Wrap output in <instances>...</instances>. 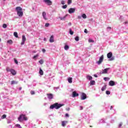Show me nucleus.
Listing matches in <instances>:
<instances>
[{
  "mask_svg": "<svg viewBox=\"0 0 128 128\" xmlns=\"http://www.w3.org/2000/svg\"><path fill=\"white\" fill-rule=\"evenodd\" d=\"M70 34H71L72 36V34H74V32L72 31V30H71V29L70 30Z\"/></svg>",
  "mask_w": 128,
  "mask_h": 128,
  "instance_id": "473e14b6",
  "label": "nucleus"
},
{
  "mask_svg": "<svg viewBox=\"0 0 128 128\" xmlns=\"http://www.w3.org/2000/svg\"><path fill=\"white\" fill-rule=\"evenodd\" d=\"M75 40H76V42H78V40H80V37L78 36H76L74 38Z\"/></svg>",
  "mask_w": 128,
  "mask_h": 128,
  "instance_id": "cd10ccee",
  "label": "nucleus"
},
{
  "mask_svg": "<svg viewBox=\"0 0 128 128\" xmlns=\"http://www.w3.org/2000/svg\"><path fill=\"white\" fill-rule=\"evenodd\" d=\"M125 24H128V22H125Z\"/></svg>",
  "mask_w": 128,
  "mask_h": 128,
  "instance_id": "13d9d810",
  "label": "nucleus"
},
{
  "mask_svg": "<svg viewBox=\"0 0 128 128\" xmlns=\"http://www.w3.org/2000/svg\"><path fill=\"white\" fill-rule=\"evenodd\" d=\"M54 42V36L53 35L51 36L50 38V42Z\"/></svg>",
  "mask_w": 128,
  "mask_h": 128,
  "instance_id": "dca6fc26",
  "label": "nucleus"
},
{
  "mask_svg": "<svg viewBox=\"0 0 128 128\" xmlns=\"http://www.w3.org/2000/svg\"><path fill=\"white\" fill-rule=\"evenodd\" d=\"M101 90L102 92H104L106 90V85H104V86L102 87Z\"/></svg>",
  "mask_w": 128,
  "mask_h": 128,
  "instance_id": "412c9836",
  "label": "nucleus"
},
{
  "mask_svg": "<svg viewBox=\"0 0 128 128\" xmlns=\"http://www.w3.org/2000/svg\"><path fill=\"white\" fill-rule=\"evenodd\" d=\"M64 106V104H58V102H56L50 106V108L52 110L54 108H56V110H58L60 108H62V106Z\"/></svg>",
  "mask_w": 128,
  "mask_h": 128,
  "instance_id": "f257e3e1",
  "label": "nucleus"
},
{
  "mask_svg": "<svg viewBox=\"0 0 128 128\" xmlns=\"http://www.w3.org/2000/svg\"><path fill=\"white\" fill-rule=\"evenodd\" d=\"M67 122H68V121H62V126H65Z\"/></svg>",
  "mask_w": 128,
  "mask_h": 128,
  "instance_id": "6ab92c4d",
  "label": "nucleus"
},
{
  "mask_svg": "<svg viewBox=\"0 0 128 128\" xmlns=\"http://www.w3.org/2000/svg\"><path fill=\"white\" fill-rule=\"evenodd\" d=\"M30 94H35L34 91H31Z\"/></svg>",
  "mask_w": 128,
  "mask_h": 128,
  "instance_id": "a18cd8bd",
  "label": "nucleus"
},
{
  "mask_svg": "<svg viewBox=\"0 0 128 128\" xmlns=\"http://www.w3.org/2000/svg\"><path fill=\"white\" fill-rule=\"evenodd\" d=\"M46 13L44 12H42V16L44 18V20H48V18H46Z\"/></svg>",
  "mask_w": 128,
  "mask_h": 128,
  "instance_id": "2eb2a0df",
  "label": "nucleus"
},
{
  "mask_svg": "<svg viewBox=\"0 0 128 128\" xmlns=\"http://www.w3.org/2000/svg\"><path fill=\"white\" fill-rule=\"evenodd\" d=\"M112 108H114L112 106H110V110H112Z\"/></svg>",
  "mask_w": 128,
  "mask_h": 128,
  "instance_id": "5fc2aeb1",
  "label": "nucleus"
},
{
  "mask_svg": "<svg viewBox=\"0 0 128 128\" xmlns=\"http://www.w3.org/2000/svg\"><path fill=\"white\" fill-rule=\"evenodd\" d=\"M10 72H11L12 76H16V70L12 68H11Z\"/></svg>",
  "mask_w": 128,
  "mask_h": 128,
  "instance_id": "ddd939ff",
  "label": "nucleus"
},
{
  "mask_svg": "<svg viewBox=\"0 0 128 128\" xmlns=\"http://www.w3.org/2000/svg\"><path fill=\"white\" fill-rule=\"evenodd\" d=\"M16 10L17 12L18 16L20 18H22V16H24V12H22V8L21 7H20V6L16 7Z\"/></svg>",
  "mask_w": 128,
  "mask_h": 128,
  "instance_id": "f03ea898",
  "label": "nucleus"
},
{
  "mask_svg": "<svg viewBox=\"0 0 128 128\" xmlns=\"http://www.w3.org/2000/svg\"><path fill=\"white\" fill-rule=\"evenodd\" d=\"M68 82H69V84H72V78H68Z\"/></svg>",
  "mask_w": 128,
  "mask_h": 128,
  "instance_id": "f3484780",
  "label": "nucleus"
},
{
  "mask_svg": "<svg viewBox=\"0 0 128 128\" xmlns=\"http://www.w3.org/2000/svg\"><path fill=\"white\" fill-rule=\"evenodd\" d=\"M6 72H10V70H12V68H10V67H7L6 68Z\"/></svg>",
  "mask_w": 128,
  "mask_h": 128,
  "instance_id": "c756f323",
  "label": "nucleus"
},
{
  "mask_svg": "<svg viewBox=\"0 0 128 128\" xmlns=\"http://www.w3.org/2000/svg\"><path fill=\"white\" fill-rule=\"evenodd\" d=\"M82 18H86V14H83L82 15Z\"/></svg>",
  "mask_w": 128,
  "mask_h": 128,
  "instance_id": "2f4dec72",
  "label": "nucleus"
},
{
  "mask_svg": "<svg viewBox=\"0 0 128 128\" xmlns=\"http://www.w3.org/2000/svg\"><path fill=\"white\" fill-rule=\"evenodd\" d=\"M62 8H68V5L65 4L62 6Z\"/></svg>",
  "mask_w": 128,
  "mask_h": 128,
  "instance_id": "c9c22d12",
  "label": "nucleus"
},
{
  "mask_svg": "<svg viewBox=\"0 0 128 128\" xmlns=\"http://www.w3.org/2000/svg\"><path fill=\"white\" fill-rule=\"evenodd\" d=\"M80 110H84V108L82 107V106H80Z\"/></svg>",
  "mask_w": 128,
  "mask_h": 128,
  "instance_id": "de8ad7c7",
  "label": "nucleus"
},
{
  "mask_svg": "<svg viewBox=\"0 0 128 128\" xmlns=\"http://www.w3.org/2000/svg\"><path fill=\"white\" fill-rule=\"evenodd\" d=\"M106 94H110V92L108 90L106 91Z\"/></svg>",
  "mask_w": 128,
  "mask_h": 128,
  "instance_id": "ea45409f",
  "label": "nucleus"
},
{
  "mask_svg": "<svg viewBox=\"0 0 128 128\" xmlns=\"http://www.w3.org/2000/svg\"><path fill=\"white\" fill-rule=\"evenodd\" d=\"M19 90H22V88H19Z\"/></svg>",
  "mask_w": 128,
  "mask_h": 128,
  "instance_id": "4d7b16f0",
  "label": "nucleus"
},
{
  "mask_svg": "<svg viewBox=\"0 0 128 128\" xmlns=\"http://www.w3.org/2000/svg\"><path fill=\"white\" fill-rule=\"evenodd\" d=\"M84 32H85V34H88V30L85 29Z\"/></svg>",
  "mask_w": 128,
  "mask_h": 128,
  "instance_id": "49530a36",
  "label": "nucleus"
},
{
  "mask_svg": "<svg viewBox=\"0 0 128 128\" xmlns=\"http://www.w3.org/2000/svg\"><path fill=\"white\" fill-rule=\"evenodd\" d=\"M26 40V36L24 35L22 36V42H21V46H22L24 44H25Z\"/></svg>",
  "mask_w": 128,
  "mask_h": 128,
  "instance_id": "423d86ee",
  "label": "nucleus"
},
{
  "mask_svg": "<svg viewBox=\"0 0 128 128\" xmlns=\"http://www.w3.org/2000/svg\"><path fill=\"white\" fill-rule=\"evenodd\" d=\"M72 98H76V96H78V94L76 93V91H74L72 93Z\"/></svg>",
  "mask_w": 128,
  "mask_h": 128,
  "instance_id": "9b49d317",
  "label": "nucleus"
},
{
  "mask_svg": "<svg viewBox=\"0 0 128 128\" xmlns=\"http://www.w3.org/2000/svg\"><path fill=\"white\" fill-rule=\"evenodd\" d=\"M72 2V0H68L67 4H70Z\"/></svg>",
  "mask_w": 128,
  "mask_h": 128,
  "instance_id": "7c9ffc66",
  "label": "nucleus"
},
{
  "mask_svg": "<svg viewBox=\"0 0 128 128\" xmlns=\"http://www.w3.org/2000/svg\"><path fill=\"white\" fill-rule=\"evenodd\" d=\"M42 52H46V49L43 48V49L42 50Z\"/></svg>",
  "mask_w": 128,
  "mask_h": 128,
  "instance_id": "8fccbe9b",
  "label": "nucleus"
},
{
  "mask_svg": "<svg viewBox=\"0 0 128 128\" xmlns=\"http://www.w3.org/2000/svg\"><path fill=\"white\" fill-rule=\"evenodd\" d=\"M88 42H94V41L93 40H92V39H89V40H88Z\"/></svg>",
  "mask_w": 128,
  "mask_h": 128,
  "instance_id": "e433bc0d",
  "label": "nucleus"
},
{
  "mask_svg": "<svg viewBox=\"0 0 128 128\" xmlns=\"http://www.w3.org/2000/svg\"><path fill=\"white\" fill-rule=\"evenodd\" d=\"M108 58H110V60H114V58L112 56V52H110L107 54Z\"/></svg>",
  "mask_w": 128,
  "mask_h": 128,
  "instance_id": "20e7f679",
  "label": "nucleus"
},
{
  "mask_svg": "<svg viewBox=\"0 0 128 128\" xmlns=\"http://www.w3.org/2000/svg\"><path fill=\"white\" fill-rule=\"evenodd\" d=\"M18 120L20 122L23 120H28V117L26 116L24 114H21L19 118H18Z\"/></svg>",
  "mask_w": 128,
  "mask_h": 128,
  "instance_id": "7ed1b4c3",
  "label": "nucleus"
},
{
  "mask_svg": "<svg viewBox=\"0 0 128 128\" xmlns=\"http://www.w3.org/2000/svg\"><path fill=\"white\" fill-rule=\"evenodd\" d=\"M96 84L95 80H91L90 82V86H94V84Z\"/></svg>",
  "mask_w": 128,
  "mask_h": 128,
  "instance_id": "4be33fe9",
  "label": "nucleus"
},
{
  "mask_svg": "<svg viewBox=\"0 0 128 128\" xmlns=\"http://www.w3.org/2000/svg\"><path fill=\"white\" fill-rule=\"evenodd\" d=\"M39 74H40V76H44V71H42V68H40Z\"/></svg>",
  "mask_w": 128,
  "mask_h": 128,
  "instance_id": "a211bd4d",
  "label": "nucleus"
},
{
  "mask_svg": "<svg viewBox=\"0 0 128 128\" xmlns=\"http://www.w3.org/2000/svg\"><path fill=\"white\" fill-rule=\"evenodd\" d=\"M86 78L89 80H92V77L90 76H88Z\"/></svg>",
  "mask_w": 128,
  "mask_h": 128,
  "instance_id": "5701e85b",
  "label": "nucleus"
},
{
  "mask_svg": "<svg viewBox=\"0 0 128 128\" xmlns=\"http://www.w3.org/2000/svg\"><path fill=\"white\" fill-rule=\"evenodd\" d=\"M6 118V114H4L2 116V119Z\"/></svg>",
  "mask_w": 128,
  "mask_h": 128,
  "instance_id": "f704fd0d",
  "label": "nucleus"
},
{
  "mask_svg": "<svg viewBox=\"0 0 128 128\" xmlns=\"http://www.w3.org/2000/svg\"><path fill=\"white\" fill-rule=\"evenodd\" d=\"M61 4H65L64 0H62Z\"/></svg>",
  "mask_w": 128,
  "mask_h": 128,
  "instance_id": "c03bdc74",
  "label": "nucleus"
},
{
  "mask_svg": "<svg viewBox=\"0 0 128 128\" xmlns=\"http://www.w3.org/2000/svg\"><path fill=\"white\" fill-rule=\"evenodd\" d=\"M38 54H36V56H34V57H33V58L34 59L36 58H38Z\"/></svg>",
  "mask_w": 128,
  "mask_h": 128,
  "instance_id": "a19ab883",
  "label": "nucleus"
},
{
  "mask_svg": "<svg viewBox=\"0 0 128 128\" xmlns=\"http://www.w3.org/2000/svg\"><path fill=\"white\" fill-rule=\"evenodd\" d=\"M14 35L15 36V38H18V35L17 32H14Z\"/></svg>",
  "mask_w": 128,
  "mask_h": 128,
  "instance_id": "a878e982",
  "label": "nucleus"
},
{
  "mask_svg": "<svg viewBox=\"0 0 128 128\" xmlns=\"http://www.w3.org/2000/svg\"><path fill=\"white\" fill-rule=\"evenodd\" d=\"M68 12L69 14H74L76 12V8H70Z\"/></svg>",
  "mask_w": 128,
  "mask_h": 128,
  "instance_id": "6e6552de",
  "label": "nucleus"
},
{
  "mask_svg": "<svg viewBox=\"0 0 128 128\" xmlns=\"http://www.w3.org/2000/svg\"><path fill=\"white\" fill-rule=\"evenodd\" d=\"M4 2L6 1V0H3Z\"/></svg>",
  "mask_w": 128,
  "mask_h": 128,
  "instance_id": "052dcab7",
  "label": "nucleus"
},
{
  "mask_svg": "<svg viewBox=\"0 0 128 128\" xmlns=\"http://www.w3.org/2000/svg\"><path fill=\"white\" fill-rule=\"evenodd\" d=\"M45 26H46V28H48V26H50V24L46 23V24H45Z\"/></svg>",
  "mask_w": 128,
  "mask_h": 128,
  "instance_id": "58836bf2",
  "label": "nucleus"
},
{
  "mask_svg": "<svg viewBox=\"0 0 128 128\" xmlns=\"http://www.w3.org/2000/svg\"><path fill=\"white\" fill-rule=\"evenodd\" d=\"M44 2L48 6H52V2L50 0H44Z\"/></svg>",
  "mask_w": 128,
  "mask_h": 128,
  "instance_id": "39448f33",
  "label": "nucleus"
},
{
  "mask_svg": "<svg viewBox=\"0 0 128 128\" xmlns=\"http://www.w3.org/2000/svg\"><path fill=\"white\" fill-rule=\"evenodd\" d=\"M103 60H104V55H102L100 57L99 60L97 62V64H102V62Z\"/></svg>",
  "mask_w": 128,
  "mask_h": 128,
  "instance_id": "0eeeda50",
  "label": "nucleus"
},
{
  "mask_svg": "<svg viewBox=\"0 0 128 128\" xmlns=\"http://www.w3.org/2000/svg\"><path fill=\"white\" fill-rule=\"evenodd\" d=\"M109 86H116V82L112 80H110L109 82Z\"/></svg>",
  "mask_w": 128,
  "mask_h": 128,
  "instance_id": "4468645a",
  "label": "nucleus"
},
{
  "mask_svg": "<svg viewBox=\"0 0 128 128\" xmlns=\"http://www.w3.org/2000/svg\"><path fill=\"white\" fill-rule=\"evenodd\" d=\"M110 69V68H106L102 70V74H108V70Z\"/></svg>",
  "mask_w": 128,
  "mask_h": 128,
  "instance_id": "f8f14e48",
  "label": "nucleus"
},
{
  "mask_svg": "<svg viewBox=\"0 0 128 128\" xmlns=\"http://www.w3.org/2000/svg\"><path fill=\"white\" fill-rule=\"evenodd\" d=\"M19 128H22V126H20Z\"/></svg>",
  "mask_w": 128,
  "mask_h": 128,
  "instance_id": "bf43d9fd",
  "label": "nucleus"
},
{
  "mask_svg": "<svg viewBox=\"0 0 128 128\" xmlns=\"http://www.w3.org/2000/svg\"><path fill=\"white\" fill-rule=\"evenodd\" d=\"M14 62L15 64H18V60H16V58L14 59Z\"/></svg>",
  "mask_w": 128,
  "mask_h": 128,
  "instance_id": "4c0bfd02",
  "label": "nucleus"
},
{
  "mask_svg": "<svg viewBox=\"0 0 128 128\" xmlns=\"http://www.w3.org/2000/svg\"><path fill=\"white\" fill-rule=\"evenodd\" d=\"M94 77L95 78H98V76L97 75H94Z\"/></svg>",
  "mask_w": 128,
  "mask_h": 128,
  "instance_id": "6e6d98bb",
  "label": "nucleus"
},
{
  "mask_svg": "<svg viewBox=\"0 0 128 128\" xmlns=\"http://www.w3.org/2000/svg\"><path fill=\"white\" fill-rule=\"evenodd\" d=\"M86 98V94L84 93H82L81 96V100H84Z\"/></svg>",
  "mask_w": 128,
  "mask_h": 128,
  "instance_id": "9d476101",
  "label": "nucleus"
},
{
  "mask_svg": "<svg viewBox=\"0 0 128 128\" xmlns=\"http://www.w3.org/2000/svg\"><path fill=\"white\" fill-rule=\"evenodd\" d=\"M66 16H68V15H66L64 17H59V18H60V20H66Z\"/></svg>",
  "mask_w": 128,
  "mask_h": 128,
  "instance_id": "aec40b11",
  "label": "nucleus"
},
{
  "mask_svg": "<svg viewBox=\"0 0 128 128\" xmlns=\"http://www.w3.org/2000/svg\"><path fill=\"white\" fill-rule=\"evenodd\" d=\"M8 44H12V40H10L7 41Z\"/></svg>",
  "mask_w": 128,
  "mask_h": 128,
  "instance_id": "b1692460",
  "label": "nucleus"
},
{
  "mask_svg": "<svg viewBox=\"0 0 128 128\" xmlns=\"http://www.w3.org/2000/svg\"><path fill=\"white\" fill-rule=\"evenodd\" d=\"M18 84V82L14 81V80H12L11 82V84Z\"/></svg>",
  "mask_w": 128,
  "mask_h": 128,
  "instance_id": "bb28decb",
  "label": "nucleus"
},
{
  "mask_svg": "<svg viewBox=\"0 0 128 128\" xmlns=\"http://www.w3.org/2000/svg\"><path fill=\"white\" fill-rule=\"evenodd\" d=\"M2 28H8V26L6 25V24H3Z\"/></svg>",
  "mask_w": 128,
  "mask_h": 128,
  "instance_id": "c85d7f7f",
  "label": "nucleus"
},
{
  "mask_svg": "<svg viewBox=\"0 0 128 128\" xmlns=\"http://www.w3.org/2000/svg\"><path fill=\"white\" fill-rule=\"evenodd\" d=\"M46 96L49 100H52L54 98V95L52 94H47Z\"/></svg>",
  "mask_w": 128,
  "mask_h": 128,
  "instance_id": "1a4fd4ad",
  "label": "nucleus"
},
{
  "mask_svg": "<svg viewBox=\"0 0 128 128\" xmlns=\"http://www.w3.org/2000/svg\"><path fill=\"white\" fill-rule=\"evenodd\" d=\"M122 126V122H120V123L119 125H118V127L120 128V126Z\"/></svg>",
  "mask_w": 128,
  "mask_h": 128,
  "instance_id": "37998d69",
  "label": "nucleus"
},
{
  "mask_svg": "<svg viewBox=\"0 0 128 128\" xmlns=\"http://www.w3.org/2000/svg\"><path fill=\"white\" fill-rule=\"evenodd\" d=\"M39 62L40 64H44V60H39Z\"/></svg>",
  "mask_w": 128,
  "mask_h": 128,
  "instance_id": "72a5a7b5",
  "label": "nucleus"
},
{
  "mask_svg": "<svg viewBox=\"0 0 128 128\" xmlns=\"http://www.w3.org/2000/svg\"><path fill=\"white\" fill-rule=\"evenodd\" d=\"M64 48L66 50H68V48H70V46H68V45H65Z\"/></svg>",
  "mask_w": 128,
  "mask_h": 128,
  "instance_id": "393cba45",
  "label": "nucleus"
},
{
  "mask_svg": "<svg viewBox=\"0 0 128 128\" xmlns=\"http://www.w3.org/2000/svg\"><path fill=\"white\" fill-rule=\"evenodd\" d=\"M108 78H104V80H108Z\"/></svg>",
  "mask_w": 128,
  "mask_h": 128,
  "instance_id": "3c124183",
  "label": "nucleus"
},
{
  "mask_svg": "<svg viewBox=\"0 0 128 128\" xmlns=\"http://www.w3.org/2000/svg\"><path fill=\"white\" fill-rule=\"evenodd\" d=\"M65 116H66V118H68V116H70L68 114H65Z\"/></svg>",
  "mask_w": 128,
  "mask_h": 128,
  "instance_id": "09e8293b",
  "label": "nucleus"
},
{
  "mask_svg": "<svg viewBox=\"0 0 128 128\" xmlns=\"http://www.w3.org/2000/svg\"><path fill=\"white\" fill-rule=\"evenodd\" d=\"M108 30H112V28L110 26L108 27Z\"/></svg>",
  "mask_w": 128,
  "mask_h": 128,
  "instance_id": "864d4df0",
  "label": "nucleus"
},
{
  "mask_svg": "<svg viewBox=\"0 0 128 128\" xmlns=\"http://www.w3.org/2000/svg\"><path fill=\"white\" fill-rule=\"evenodd\" d=\"M70 108H66V110H70Z\"/></svg>",
  "mask_w": 128,
  "mask_h": 128,
  "instance_id": "603ef678",
  "label": "nucleus"
},
{
  "mask_svg": "<svg viewBox=\"0 0 128 128\" xmlns=\"http://www.w3.org/2000/svg\"><path fill=\"white\" fill-rule=\"evenodd\" d=\"M16 126H17L18 128H20V124H16Z\"/></svg>",
  "mask_w": 128,
  "mask_h": 128,
  "instance_id": "79ce46f5",
  "label": "nucleus"
}]
</instances>
